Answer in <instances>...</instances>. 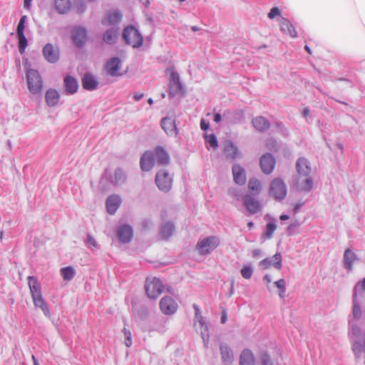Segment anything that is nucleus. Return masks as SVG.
Returning a JSON list of instances; mask_svg holds the SVG:
<instances>
[{
  "label": "nucleus",
  "instance_id": "11",
  "mask_svg": "<svg viewBox=\"0 0 365 365\" xmlns=\"http://www.w3.org/2000/svg\"><path fill=\"white\" fill-rule=\"evenodd\" d=\"M259 266L264 269H268L274 267L277 269H281L282 267V257L280 253H277L271 257H267L259 262Z\"/></svg>",
  "mask_w": 365,
  "mask_h": 365
},
{
  "label": "nucleus",
  "instance_id": "22",
  "mask_svg": "<svg viewBox=\"0 0 365 365\" xmlns=\"http://www.w3.org/2000/svg\"><path fill=\"white\" fill-rule=\"evenodd\" d=\"M223 152L226 158L229 160H235L240 155L237 148L230 141L225 143Z\"/></svg>",
  "mask_w": 365,
  "mask_h": 365
},
{
  "label": "nucleus",
  "instance_id": "21",
  "mask_svg": "<svg viewBox=\"0 0 365 365\" xmlns=\"http://www.w3.org/2000/svg\"><path fill=\"white\" fill-rule=\"evenodd\" d=\"M297 175H309L312 168L309 161L304 158H299L296 163Z\"/></svg>",
  "mask_w": 365,
  "mask_h": 365
},
{
  "label": "nucleus",
  "instance_id": "28",
  "mask_svg": "<svg viewBox=\"0 0 365 365\" xmlns=\"http://www.w3.org/2000/svg\"><path fill=\"white\" fill-rule=\"evenodd\" d=\"M120 61L118 58H112L106 64V70L108 74L113 76L120 75L119 69Z\"/></svg>",
  "mask_w": 365,
  "mask_h": 365
},
{
  "label": "nucleus",
  "instance_id": "30",
  "mask_svg": "<svg viewBox=\"0 0 365 365\" xmlns=\"http://www.w3.org/2000/svg\"><path fill=\"white\" fill-rule=\"evenodd\" d=\"M98 81L96 78L90 73H86L82 79L83 87L86 90H94L98 86Z\"/></svg>",
  "mask_w": 365,
  "mask_h": 365
},
{
  "label": "nucleus",
  "instance_id": "19",
  "mask_svg": "<svg viewBox=\"0 0 365 365\" xmlns=\"http://www.w3.org/2000/svg\"><path fill=\"white\" fill-rule=\"evenodd\" d=\"M43 56L51 63H56L59 58V52L53 45L47 43L43 49Z\"/></svg>",
  "mask_w": 365,
  "mask_h": 365
},
{
  "label": "nucleus",
  "instance_id": "29",
  "mask_svg": "<svg viewBox=\"0 0 365 365\" xmlns=\"http://www.w3.org/2000/svg\"><path fill=\"white\" fill-rule=\"evenodd\" d=\"M156 160L158 164L168 165L170 163V157L166 150L162 147H157L155 150Z\"/></svg>",
  "mask_w": 365,
  "mask_h": 365
},
{
  "label": "nucleus",
  "instance_id": "34",
  "mask_svg": "<svg viewBox=\"0 0 365 365\" xmlns=\"http://www.w3.org/2000/svg\"><path fill=\"white\" fill-rule=\"evenodd\" d=\"M220 351L223 363L227 365L230 364L233 360V354L231 349L225 344L220 346Z\"/></svg>",
  "mask_w": 365,
  "mask_h": 365
},
{
  "label": "nucleus",
  "instance_id": "57",
  "mask_svg": "<svg viewBox=\"0 0 365 365\" xmlns=\"http://www.w3.org/2000/svg\"><path fill=\"white\" fill-rule=\"evenodd\" d=\"M302 115L304 118H307L309 115V109L307 107H305L302 110Z\"/></svg>",
  "mask_w": 365,
  "mask_h": 365
},
{
  "label": "nucleus",
  "instance_id": "49",
  "mask_svg": "<svg viewBox=\"0 0 365 365\" xmlns=\"http://www.w3.org/2000/svg\"><path fill=\"white\" fill-rule=\"evenodd\" d=\"M261 365H273L269 356L267 353H262L260 356Z\"/></svg>",
  "mask_w": 365,
  "mask_h": 365
},
{
  "label": "nucleus",
  "instance_id": "42",
  "mask_svg": "<svg viewBox=\"0 0 365 365\" xmlns=\"http://www.w3.org/2000/svg\"><path fill=\"white\" fill-rule=\"evenodd\" d=\"M356 294L354 295V306H353V316L355 319H360L362 314L361 307L358 302L356 300Z\"/></svg>",
  "mask_w": 365,
  "mask_h": 365
},
{
  "label": "nucleus",
  "instance_id": "36",
  "mask_svg": "<svg viewBox=\"0 0 365 365\" xmlns=\"http://www.w3.org/2000/svg\"><path fill=\"white\" fill-rule=\"evenodd\" d=\"M240 365H255V358L250 350L245 349L242 352L240 358Z\"/></svg>",
  "mask_w": 365,
  "mask_h": 365
},
{
  "label": "nucleus",
  "instance_id": "27",
  "mask_svg": "<svg viewBox=\"0 0 365 365\" xmlns=\"http://www.w3.org/2000/svg\"><path fill=\"white\" fill-rule=\"evenodd\" d=\"M247 187L250 193L249 195L251 196L259 195L262 189L261 182L255 178H251L249 180Z\"/></svg>",
  "mask_w": 365,
  "mask_h": 365
},
{
  "label": "nucleus",
  "instance_id": "47",
  "mask_svg": "<svg viewBox=\"0 0 365 365\" xmlns=\"http://www.w3.org/2000/svg\"><path fill=\"white\" fill-rule=\"evenodd\" d=\"M26 20V16H21V18L18 24L17 29H16V34L17 35L24 34V27H25Z\"/></svg>",
  "mask_w": 365,
  "mask_h": 365
},
{
  "label": "nucleus",
  "instance_id": "38",
  "mask_svg": "<svg viewBox=\"0 0 365 365\" xmlns=\"http://www.w3.org/2000/svg\"><path fill=\"white\" fill-rule=\"evenodd\" d=\"M59 101V94L54 89H49L46 93V101L49 106H56Z\"/></svg>",
  "mask_w": 365,
  "mask_h": 365
},
{
  "label": "nucleus",
  "instance_id": "31",
  "mask_svg": "<svg viewBox=\"0 0 365 365\" xmlns=\"http://www.w3.org/2000/svg\"><path fill=\"white\" fill-rule=\"evenodd\" d=\"M118 35V29L113 27L106 31L103 35V38L106 43L113 44L116 42Z\"/></svg>",
  "mask_w": 365,
  "mask_h": 365
},
{
  "label": "nucleus",
  "instance_id": "46",
  "mask_svg": "<svg viewBox=\"0 0 365 365\" xmlns=\"http://www.w3.org/2000/svg\"><path fill=\"white\" fill-rule=\"evenodd\" d=\"M206 141L209 145L214 149H217L218 147V143L216 136L214 134L206 135Z\"/></svg>",
  "mask_w": 365,
  "mask_h": 365
},
{
  "label": "nucleus",
  "instance_id": "56",
  "mask_svg": "<svg viewBox=\"0 0 365 365\" xmlns=\"http://www.w3.org/2000/svg\"><path fill=\"white\" fill-rule=\"evenodd\" d=\"M352 333H353L354 335L357 336V335H359L361 333V330H360V329L359 327H354L352 328Z\"/></svg>",
  "mask_w": 365,
  "mask_h": 365
},
{
  "label": "nucleus",
  "instance_id": "55",
  "mask_svg": "<svg viewBox=\"0 0 365 365\" xmlns=\"http://www.w3.org/2000/svg\"><path fill=\"white\" fill-rule=\"evenodd\" d=\"M360 287L362 288L363 290L365 291V278L357 284L355 289H357Z\"/></svg>",
  "mask_w": 365,
  "mask_h": 365
},
{
  "label": "nucleus",
  "instance_id": "10",
  "mask_svg": "<svg viewBox=\"0 0 365 365\" xmlns=\"http://www.w3.org/2000/svg\"><path fill=\"white\" fill-rule=\"evenodd\" d=\"M178 307V303L170 296H165L160 301V308L164 314L170 315L174 314L177 311Z\"/></svg>",
  "mask_w": 365,
  "mask_h": 365
},
{
  "label": "nucleus",
  "instance_id": "37",
  "mask_svg": "<svg viewBox=\"0 0 365 365\" xmlns=\"http://www.w3.org/2000/svg\"><path fill=\"white\" fill-rule=\"evenodd\" d=\"M175 232V227L173 224L167 222L163 224L160 230V235L163 240H168Z\"/></svg>",
  "mask_w": 365,
  "mask_h": 365
},
{
  "label": "nucleus",
  "instance_id": "48",
  "mask_svg": "<svg viewBox=\"0 0 365 365\" xmlns=\"http://www.w3.org/2000/svg\"><path fill=\"white\" fill-rule=\"evenodd\" d=\"M75 10L77 14H82L86 11V4L82 0L75 2Z\"/></svg>",
  "mask_w": 365,
  "mask_h": 365
},
{
  "label": "nucleus",
  "instance_id": "60",
  "mask_svg": "<svg viewBox=\"0 0 365 365\" xmlns=\"http://www.w3.org/2000/svg\"><path fill=\"white\" fill-rule=\"evenodd\" d=\"M221 120H222L221 115L220 113L215 114V118H214V121L215 123H219L221 121Z\"/></svg>",
  "mask_w": 365,
  "mask_h": 365
},
{
  "label": "nucleus",
  "instance_id": "61",
  "mask_svg": "<svg viewBox=\"0 0 365 365\" xmlns=\"http://www.w3.org/2000/svg\"><path fill=\"white\" fill-rule=\"evenodd\" d=\"M261 250H255L252 252V256L254 257H257L261 255Z\"/></svg>",
  "mask_w": 365,
  "mask_h": 365
},
{
  "label": "nucleus",
  "instance_id": "13",
  "mask_svg": "<svg viewBox=\"0 0 365 365\" xmlns=\"http://www.w3.org/2000/svg\"><path fill=\"white\" fill-rule=\"evenodd\" d=\"M297 188L304 192H309L313 187V180L309 175H297L296 179Z\"/></svg>",
  "mask_w": 365,
  "mask_h": 365
},
{
  "label": "nucleus",
  "instance_id": "5",
  "mask_svg": "<svg viewBox=\"0 0 365 365\" xmlns=\"http://www.w3.org/2000/svg\"><path fill=\"white\" fill-rule=\"evenodd\" d=\"M220 245V240L215 236H210L200 241L196 245L199 254L205 255L210 253Z\"/></svg>",
  "mask_w": 365,
  "mask_h": 365
},
{
  "label": "nucleus",
  "instance_id": "53",
  "mask_svg": "<svg viewBox=\"0 0 365 365\" xmlns=\"http://www.w3.org/2000/svg\"><path fill=\"white\" fill-rule=\"evenodd\" d=\"M87 244L90 246V247H96V242L95 241V240L91 237V236H88V239H87Z\"/></svg>",
  "mask_w": 365,
  "mask_h": 365
},
{
  "label": "nucleus",
  "instance_id": "50",
  "mask_svg": "<svg viewBox=\"0 0 365 365\" xmlns=\"http://www.w3.org/2000/svg\"><path fill=\"white\" fill-rule=\"evenodd\" d=\"M281 11L278 7H273L271 9L270 11L268 14V17L270 19H273L274 17L277 16H280Z\"/></svg>",
  "mask_w": 365,
  "mask_h": 365
},
{
  "label": "nucleus",
  "instance_id": "62",
  "mask_svg": "<svg viewBox=\"0 0 365 365\" xmlns=\"http://www.w3.org/2000/svg\"><path fill=\"white\" fill-rule=\"evenodd\" d=\"M267 146L270 150L275 149L276 142L274 140H272V143L270 144H267Z\"/></svg>",
  "mask_w": 365,
  "mask_h": 365
},
{
  "label": "nucleus",
  "instance_id": "17",
  "mask_svg": "<svg viewBox=\"0 0 365 365\" xmlns=\"http://www.w3.org/2000/svg\"><path fill=\"white\" fill-rule=\"evenodd\" d=\"M73 42L78 47H81L88 40L86 30L81 27L76 28L72 34Z\"/></svg>",
  "mask_w": 365,
  "mask_h": 365
},
{
  "label": "nucleus",
  "instance_id": "35",
  "mask_svg": "<svg viewBox=\"0 0 365 365\" xmlns=\"http://www.w3.org/2000/svg\"><path fill=\"white\" fill-rule=\"evenodd\" d=\"M64 85L66 92L70 94L75 93L78 88L76 80L71 76H67L64 78Z\"/></svg>",
  "mask_w": 365,
  "mask_h": 365
},
{
  "label": "nucleus",
  "instance_id": "25",
  "mask_svg": "<svg viewBox=\"0 0 365 365\" xmlns=\"http://www.w3.org/2000/svg\"><path fill=\"white\" fill-rule=\"evenodd\" d=\"M161 127L168 135H176L177 129L175 121L173 119L169 117H166L162 119Z\"/></svg>",
  "mask_w": 365,
  "mask_h": 365
},
{
  "label": "nucleus",
  "instance_id": "59",
  "mask_svg": "<svg viewBox=\"0 0 365 365\" xmlns=\"http://www.w3.org/2000/svg\"><path fill=\"white\" fill-rule=\"evenodd\" d=\"M32 0H24V8L26 9H29L31 7Z\"/></svg>",
  "mask_w": 365,
  "mask_h": 365
},
{
  "label": "nucleus",
  "instance_id": "4",
  "mask_svg": "<svg viewBox=\"0 0 365 365\" xmlns=\"http://www.w3.org/2000/svg\"><path fill=\"white\" fill-rule=\"evenodd\" d=\"M123 37L126 43L133 48H138L143 45V38L134 26L126 27L123 31Z\"/></svg>",
  "mask_w": 365,
  "mask_h": 365
},
{
  "label": "nucleus",
  "instance_id": "43",
  "mask_svg": "<svg viewBox=\"0 0 365 365\" xmlns=\"http://www.w3.org/2000/svg\"><path fill=\"white\" fill-rule=\"evenodd\" d=\"M17 36L19 40V51L21 53H23L28 45V41L24 34L17 35Z\"/></svg>",
  "mask_w": 365,
  "mask_h": 365
},
{
  "label": "nucleus",
  "instance_id": "18",
  "mask_svg": "<svg viewBox=\"0 0 365 365\" xmlns=\"http://www.w3.org/2000/svg\"><path fill=\"white\" fill-rule=\"evenodd\" d=\"M155 164L154 155L151 151L145 152L140 158V168L143 171L150 170Z\"/></svg>",
  "mask_w": 365,
  "mask_h": 365
},
{
  "label": "nucleus",
  "instance_id": "41",
  "mask_svg": "<svg viewBox=\"0 0 365 365\" xmlns=\"http://www.w3.org/2000/svg\"><path fill=\"white\" fill-rule=\"evenodd\" d=\"M61 274L64 280H71L75 275L73 269L71 267H67L61 269Z\"/></svg>",
  "mask_w": 365,
  "mask_h": 365
},
{
  "label": "nucleus",
  "instance_id": "23",
  "mask_svg": "<svg viewBox=\"0 0 365 365\" xmlns=\"http://www.w3.org/2000/svg\"><path fill=\"white\" fill-rule=\"evenodd\" d=\"M279 26L281 31L284 34L289 35L292 38L297 37V32L288 19L282 18L279 21Z\"/></svg>",
  "mask_w": 365,
  "mask_h": 365
},
{
  "label": "nucleus",
  "instance_id": "33",
  "mask_svg": "<svg viewBox=\"0 0 365 365\" xmlns=\"http://www.w3.org/2000/svg\"><path fill=\"white\" fill-rule=\"evenodd\" d=\"M54 5L56 10L61 14H66L71 8L70 0H55Z\"/></svg>",
  "mask_w": 365,
  "mask_h": 365
},
{
  "label": "nucleus",
  "instance_id": "24",
  "mask_svg": "<svg viewBox=\"0 0 365 365\" xmlns=\"http://www.w3.org/2000/svg\"><path fill=\"white\" fill-rule=\"evenodd\" d=\"M27 280L31 297L42 294L41 284L39 283L36 277L33 276H29L27 277Z\"/></svg>",
  "mask_w": 365,
  "mask_h": 365
},
{
  "label": "nucleus",
  "instance_id": "39",
  "mask_svg": "<svg viewBox=\"0 0 365 365\" xmlns=\"http://www.w3.org/2000/svg\"><path fill=\"white\" fill-rule=\"evenodd\" d=\"M356 259V255L349 249H347L344 255V264L346 269L351 270L354 262Z\"/></svg>",
  "mask_w": 365,
  "mask_h": 365
},
{
  "label": "nucleus",
  "instance_id": "63",
  "mask_svg": "<svg viewBox=\"0 0 365 365\" xmlns=\"http://www.w3.org/2000/svg\"><path fill=\"white\" fill-rule=\"evenodd\" d=\"M263 279H264V282H267V284H269V283H271V282H272V279H271V278H270L269 275H268V274H266V275L264 277Z\"/></svg>",
  "mask_w": 365,
  "mask_h": 365
},
{
  "label": "nucleus",
  "instance_id": "9",
  "mask_svg": "<svg viewBox=\"0 0 365 365\" xmlns=\"http://www.w3.org/2000/svg\"><path fill=\"white\" fill-rule=\"evenodd\" d=\"M155 182L160 190L167 192L172 187L173 178L169 173L160 170L155 176Z\"/></svg>",
  "mask_w": 365,
  "mask_h": 365
},
{
  "label": "nucleus",
  "instance_id": "3",
  "mask_svg": "<svg viewBox=\"0 0 365 365\" xmlns=\"http://www.w3.org/2000/svg\"><path fill=\"white\" fill-rule=\"evenodd\" d=\"M269 195L277 200H283L287 194V187L280 178H274L269 185Z\"/></svg>",
  "mask_w": 365,
  "mask_h": 365
},
{
  "label": "nucleus",
  "instance_id": "1",
  "mask_svg": "<svg viewBox=\"0 0 365 365\" xmlns=\"http://www.w3.org/2000/svg\"><path fill=\"white\" fill-rule=\"evenodd\" d=\"M162 281L156 277H147L145 283V293L148 297L152 299H157L163 291Z\"/></svg>",
  "mask_w": 365,
  "mask_h": 365
},
{
  "label": "nucleus",
  "instance_id": "7",
  "mask_svg": "<svg viewBox=\"0 0 365 365\" xmlns=\"http://www.w3.org/2000/svg\"><path fill=\"white\" fill-rule=\"evenodd\" d=\"M123 19V14L119 10H108L105 13L104 17L101 20V24L104 26L116 28Z\"/></svg>",
  "mask_w": 365,
  "mask_h": 365
},
{
  "label": "nucleus",
  "instance_id": "32",
  "mask_svg": "<svg viewBox=\"0 0 365 365\" xmlns=\"http://www.w3.org/2000/svg\"><path fill=\"white\" fill-rule=\"evenodd\" d=\"M253 126L259 131H265L270 127L269 121L262 116H258L252 120Z\"/></svg>",
  "mask_w": 365,
  "mask_h": 365
},
{
  "label": "nucleus",
  "instance_id": "26",
  "mask_svg": "<svg viewBox=\"0 0 365 365\" xmlns=\"http://www.w3.org/2000/svg\"><path fill=\"white\" fill-rule=\"evenodd\" d=\"M31 297H32V300H33L34 306L36 307L41 309V310L43 312V314L46 317H49L50 316V310H49V308H48L44 298L43 297L42 294L36 295V296H34Z\"/></svg>",
  "mask_w": 365,
  "mask_h": 365
},
{
  "label": "nucleus",
  "instance_id": "12",
  "mask_svg": "<svg viewBox=\"0 0 365 365\" xmlns=\"http://www.w3.org/2000/svg\"><path fill=\"white\" fill-rule=\"evenodd\" d=\"M276 161L272 155L269 153L264 154L260 159V167L262 171L266 174H271L275 167Z\"/></svg>",
  "mask_w": 365,
  "mask_h": 365
},
{
  "label": "nucleus",
  "instance_id": "51",
  "mask_svg": "<svg viewBox=\"0 0 365 365\" xmlns=\"http://www.w3.org/2000/svg\"><path fill=\"white\" fill-rule=\"evenodd\" d=\"M123 334L125 336V339L126 341H131L132 339V334L130 330L127 329L126 328H124L123 330Z\"/></svg>",
  "mask_w": 365,
  "mask_h": 365
},
{
  "label": "nucleus",
  "instance_id": "14",
  "mask_svg": "<svg viewBox=\"0 0 365 365\" xmlns=\"http://www.w3.org/2000/svg\"><path fill=\"white\" fill-rule=\"evenodd\" d=\"M243 203L251 214H255L260 210V202L250 195H245L244 196Z\"/></svg>",
  "mask_w": 365,
  "mask_h": 365
},
{
  "label": "nucleus",
  "instance_id": "15",
  "mask_svg": "<svg viewBox=\"0 0 365 365\" xmlns=\"http://www.w3.org/2000/svg\"><path fill=\"white\" fill-rule=\"evenodd\" d=\"M122 202L121 198L118 195H111L106 202V210L110 215H114Z\"/></svg>",
  "mask_w": 365,
  "mask_h": 365
},
{
  "label": "nucleus",
  "instance_id": "44",
  "mask_svg": "<svg viewBox=\"0 0 365 365\" xmlns=\"http://www.w3.org/2000/svg\"><path fill=\"white\" fill-rule=\"evenodd\" d=\"M275 286L279 289V295L284 298L286 289V284L284 279H280L274 282Z\"/></svg>",
  "mask_w": 365,
  "mask_h": 365
},
{
  "label": "nucleus",
  "instance_id": "20",
  "mask_svg": "<svg viewBox=\"0 0 365 365\" xmlns=\"http://www.w3.org/2000/svg\"><path fill=\"white\" fill-rule=\"evenodd\" d=\"M117 235L121 242L127 243L129 242L133 237V230L130 226L124 225L118 229Z\"/></svg>",
  "mask_w": 365,
  "mask_h": 365
},
{
  "label": "nucleus",
  "instance_id": "16",
  "mask_svg": "<svg viewBox=\"0 0 365 365\" xmlns=\"http://www.w3.org/2000/svg\"><path fill=\"white\" fill-rule=\"evenodd\" d=\"M232 175L235 182L239 185H243L246 182L245 170L238 164H235L232 167Z\"/></svg>",
  "mask_w": 365,
  "mask_h": 365
},
{
  "label": "nucleus",
  "instance_id": "52",
  "mask_svg": "<svg viewBox=\"0 0 365 365\" xmlns=\"http://www.w3.org/2000/svg\"><path fill=\"white\" fill-rule=\"evenodd\" d=\"M210 127L209 122L206 121L204 119H202L200 121V128L202 130H207Z\"/></svg>",
  "mask_w": 365,
  "mask_h": 365
},
{
  "label": "nucleus",
  "instance_id": "40",
  "mask_svg": "<svg viewBox=\"0 0 365 365\" xmlns=\"http://www.w3.org/2000/svg\"><path fill=\"white\" fill-rule=\"evenodd\" d=\"M277 229V225L273 222H269L267 225L265 231L262 235L263 239H271L273 237L274 232Z\"/></svg>",
  "mask_w": 365,
  "mask_h": 365
},
{
  "label": "nucleus",
  "instance_id": "45",
  "mask_svg": "<svg viewBox=\"0 0 365 365\" xmlns=\"http://www.w3.org/2000/svg\"><path fill=\"white\" fill-rule=\"evenodd\" d=\"M240 272L243 278L249 279L252 276L253 269L251 266H244Z\"/></svg>",
  "mask_w": 365,
  "mask_h": 365
},
{
  "label": "nucleus",
  "instance_id": "2",
  "mask_svg": "<svg viewBox=\"0 0 365 365\" xmlns=\"http://www.w3.org/2000/svg\"><path fill=\"white\" fill-rule=\"evenodd\" d=\"M26 80L28 88L33 94L41 92L43 89V81L38 71L29 68L26 71Z\"/></svg>",
  "mask_w": 365,
  "mask_h": 365
},
{
  "label": "nucleus",
  "instance_id": "54",
  "mask_svg": "<svg viewBox=\"0 0 365 365\" xmlns=\"http://www.w3.org/2000/svg\"><path fill=\"white\" fill-rule=\"evenodd\" d=\"M227 319V312L226 310H223L221 314V323L225 324Z\"/></svg>",
  "mask_w": 365,
  "mask_h": 365
},
{
  "label": "nucleus",
  "instance_id": "58",
  "mask_svg": "<svg viewBox=\"0 0 365 365\" xmlns=\"http://www.w3.org/2000/svg\"><path fill=\"white\" fill-rule=\"evenodd\" d=\"M115 180L117 181V178L119 177L120 178L122 175H123V173L122 172L121 170H118L115 172Z\"/></svg>",
  "mask_w": 365,
  "mask_h": 365
},
{
  "label": "nucleus",
  "instance_id": "8",
  "mask_svg": "<svg viewBox=\"0 0 365 365\" xmlns=\"http://www.w3.org/2000/svg\"><path fill=\"white\" fill-rule=\"evenodd\" d=\"M168 71L170 76L169 95L173 96L182 91V85L179 74L174 68H170Z\"/></svg>",
  "mask_w": 365,
  "mask_h": 365
},
{
  "label": "nucleus",
  "instance_id": "64",
  "mask_svg": "<svg viewBox=\"0 0 365 365\" xmlns=\"http://www.w3.org/2000/svg\"><path fill=\"white\" fill-rule=\"evenodd\" d=\"M143 96V93H140V94H135L134 96V98L136 100V101H139L142 98V97Z\"/></svg>",
  "mask_w": 365,
  "mask_h": 365
},
{
  "label": "nucleus",
  "instance_id": "6",
  "mask_svg": "<svg viewBox=\"0 0 365 365\" xmlns=\"http://www.w3.org/2000/svg\"><path fill=\"white\" fill-rule=\"evenodd\" d=\"M194 309L195 310V317L197 319V322L195 324V328L197 333H200L201 335L202 340L204 342L209 341L210 334L207 325L206 324L204 318L201 315L200 310L197 305H194Z\"/></svg>",
  "mask_w": 365,
  "mask_h": 365
}]
</instances>
